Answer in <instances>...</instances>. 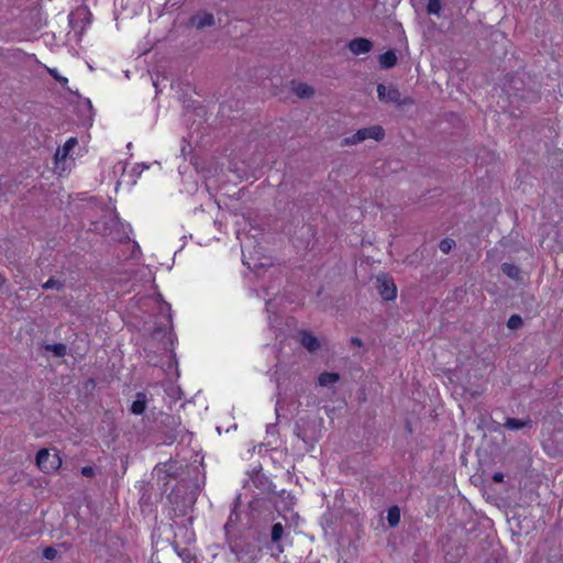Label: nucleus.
I'll return each instance as SVG.
<instances>
[{
    "label": "nucleus",
    "mask_w": 563,
    "mask_h": 563,
    "mask_svg": "<svg viewBox=\"0 0 563 563\" xmlns=\"http://www.w3.org/2000/svg\"><path fill=\"white\" fill-rule=\"evenodd\" d=\"M203 484L199 467L188 468V477H181L168 495L169 503L180 515H187L196 504Z\"/></svg>",
    "instance_id": "nucleus-1"
},
{
    "label": "nucleus",
    "mask_w": 563,
    "mask_h": 563,
    "mask_svg": "<svg viewBox=\"0 0 563 563\" xmlns=\"http://www.w3.org/2000/svg\"><path fill=\"white\" fill-rule=\"evenodd\" d=\"M195 465L183 464L176 460L170 459L169 461L158 463L154 467V473L157 475L158 479L164 481L165 485H167L168 479H180L181 477H188V468H194Z\"/></svg>",
    "instance_id": "nucleus-2"
},
{
    "label": "nucleus",
    "mask_w": 563,
    "mask_h": 563,
    "mask_svg": "<svg viewBox=\"0 0 563 563\" xmlns=\"http://www.w3.org/2000/svg\"><path fill=\"white\" fill-rule=\"evenodd\" d=\"M385 136V131L380 125H373L368 128L360 129L353 135L343 139L342 145L350 146L358 144L367 139H374L376 141L383 140Z\"/></svg>",
    "instance_id": "nucleus-3"
},
{
    "label": "nucleus",
    "mask_w": 563,
    "mask_h": 563,
    "mask_svg": "<svg viewBox=\"0 0 563 563\" xmlns=\"http://www.w3.org/2000/svg\"><path fill=\"white\" fill-rule=\"evenodd\" d=\"M377 96L380 101L387 103L391 102L397 103L399 106L412 103V100L410 98L401 99L400 91L397 88L393 86L386 87L383 84L377 85Z\"/></svg>",
    "instance_id": "nucleus-4"
},
{
    "label": "nucleus",
    "mask_w": 563,
    "mask_h": 563,
    "mask_svg": "<svg viewBox=\"0 0 563 563\" xmlns=\"http://www.w3.org/2000/svg\"><path fill=\"white\" fill-rule=\"evenodd\" d=\"M36 464L45 473L56 471L62 461L57 454H51L47 449H41L36 453Z\"/></svg>",
    "instance_id": "nucleus-5"
},
{
    "label": "nucleus",
    "mask_w": 563,
    "mask_h": 563,
    "mask_svg": "<svg viewBox=\"0 0 563 563\" xmlns=\"http://www.w3.org/2000/svg\"><path fill=\"white\" fill-rule=\"evenodd\" d=\"M311 427V422L305 419H300L296 422L294 428V434L299 438L306 445L307 450H310L314 446L317 442V437L309 433V429Z\"/></svg>",
    "instance_id": "nucleus-6"
},
{
    "label": "nucleus",
    "mask_w": 563,
    "mask_h": 563,
    "mask_svg": "<svg viewBox=\"0 0 563 563\" xmlns=\"http://www.w3.org/2000/svg\"><path fill=\"white\" fill-rule=\"evenodd\" d=\"M376 289L383 300H394L397 296V287L394 280L385 275L376 278Z\"/></svg>",
    "instance_id": "nucleus-7"
},
{
    "label": "nucleus",
    "mask_w": 563,
    "mask_h": 563,
    "mask_svg": "<svg viewBox=\"0 0 563 563\" xmlns=\"http://www.w3.org/2000/svg\"><path fill=\"white\" fill-rule=\"evenodd\" d=\"M77 22L82 24L78 31V34L81 35L85 26L91 22V13L86 7L78 8L69 14V25L73 30H76Z\"/></svg>",
    "instance_id": "nucleus-8"
},
{
    "label": "nucleus",
    "mask_w": 563,
    "mask_h": 563,
    "mask_svg": "<svg viewBox=\"0 0 563 563\" xmlns=\"http://www.w3.org/2000/svg\"><path fill=\"white\" fill-rule=\"evenodd\" d=\"M161 423L169 427L170 429L165 432V443L172 444L177 438V427L179 419L170 415H162Z\"/></svg>",
    "instance_id": "nucleus-9"
},
{
    "label": "nucleus",
    "mask_w": 563,
    "mask_h": 563,
    "mask_svg": "<svg viewBox=\"0 0 563 563\" xmlns=\"http://www.w3.org/2000/svg\"><path fill=\"white\" fill-rule=\"evenodd\" d=\"M214 24V16L212 13L207 11H199L190 18V25L202 30L207 26H212Z\"/></svg>",
    "instance_id": "nucleus-10"
},
{
    "label": "nucleus",
    "mask_w": 563,
    "mask_h": 563,
    "mask_svg": "<svg viewBox=\"0 0 563 563\" xmlns=\"http://www.w3.org/2000/svg\"><path fill=\"white\" fill-rule=\"evenodd\" d=\"M347 47L354 55H361L371 52L373 43L365 37H356L347 43Z\"/></svg>",
    "instance_id": "nucleus-11"
},
{
    "label": "nucleus",
    "mask_w": 563,
    "mask_h": 563,
    "mask_svg": "<svg viewBox=\"0 0 563 563\" xmlns=\"http://www.w3.org/2000/svg\"><path fill=\"white\" fill-rule=\"evenodd\" d=\"M504 428L511 430V431H518L522 429H531L533 427V421L530 417H526L525 419H518V418H506L505 423L503 424Z\"/></svg>",
    "instance_id": "nucleus-12"
},
{
    "label": "nucleus",
    "mask_w": 563,
    "mask_h": 563,
    "mask_svg": "<svg viewBox=\"0 0 563 563\" xmlns=\"http://www.w3.org/2000/svg\"><path fill=\"white\" fill-rule=\"evenodd\" d=\"M300 343L309 352L313 353L320 349L319 340L309 331L302 330L299 332Z\"/></svg>",
    "instance_id": "nucleus-13"
},
{
    "label": "nucleus",
    "mask_w": 563,
    "mask_h": 563,
    "mask_svg": "<svg viewBox=\"0 0 563 563\" xmlns=\"http://www.w3.org/2000/svg\"><path fill=\"white\" fill-rule=\"evenodd\" d=\"M135 397L136 398L132 402L130 410L133 415L140 416L146 410L147 397L142 391L137 393Z\"/></svg>",
    "instance_id": "nucleus-14"
},
{
    "label": "nucleus",
    "mask_w": 563,
    "mask_h": 563,
    "mask_svg": "<svg viewBox=\"0 0 563 563\" xmlns=\"http://www.w3.org/2000/svg\"><path fill=\"white\" fill-rule=\"evenodd\" d=\"M252 482L253 484L263 489V490H266L268 493H273V494H277L275 490H274V486L272 484V482L262 473L257 472L253 477H252Z\"/></svg>",
    "instance_id": "nucleus-15"
},
{
    "label": "nucleus",
    "mask_w": 563,
    "mask_h": 563,
    "mask_svg": "<svg viewBox=\"0 0 563 563\" xmlns=\"http://www.w3.org/2000/svg\"><path fill=\"white\" fill-rule=\"evenodd\" d=\"M379 66L383 69H390L397 64V56L393 49L385 52L378 57Z\"/></svg>",
    "instance_id": "nucleus-16"
},
{
    "label": "nucleus",
    "mask_w": 563,
    "mask_h": 563,
    "mask_svg": "<svg viewBox=\"0 0 563 563\" xmlns=\"http://www.w3.org/2000/svg\"><path fill=\"white\" fill-rule=\"evenodd\" d=\"M500 268L501 272L510 279L516 282L522 280L521 269L517 265L510 263H503Z\"/></svg>",
    "instance_id": "nucleus-17"
},
{
    "label": "nucleus",
    "mask_w": 563,
    "mask_h": 563,
    "mask_svg": "<svg viewBox=\"0 0 563 563\" xmlns=\"http://www.w3.org/2000/svg\"><path fill=\"white\" fill-rule=\"evenodd\" d=\"M78 144V141L76 137H70L68 139L64 146L62 148H58L56 154H55V159L56 162H59V161H64L69 152Z\"/></svg>",
    "instance_id": "nucleus-18"
},
{
    "label": "nucleus",
    "mask_w": 563,
    "mask_h": 563,
    "mask_svg": "<svg viewBox=\"0 0 563 563\" xmlns=\"http://www.w3.org/2000/svg\"><path fill=\"white\" fill-rule=\"evenodd\" d=\"M44 350L52 352L56 357H64L67 354V345L64 343L45 344Z\"/></svg>",
    "instance_id": "nucleus-19"
},
{
    "label": "nucleus",
    "mask_w": 563,
    "mask_h": 563,
    "mask_svg": "<svg viewBox=\"0 0 563 563\" xmlns=\"http://www.w3.org/2000/svg\"><path fill=\"white\" fill-rule=\"evenodd\" d=\"M387 521L390 528L398 526L400 521V508L398 506H391L387 510Z\"/></svg>",
    "instance_id": "nucleus-20"
},
{
    "label": "nucleus",
    "mask_w": 563,
    "mask_h": 563,
    "mask_svg": "<svg viewBox=\"0 0 563 563\" xmlns=\"http://www.w3.org/2000/svg\"><path fill=\"white\" fill-rule=\"evenodd\" d=\"M340 379V375L338 373L323 372L319 375V384L321 386H329L331 384L336 383Z\"/></svg>",
    "instance_id": "nucleus-21"
},
{
    "label": "nucleus",
    "mask_w": 563,
    "mask_h": 563,
    "mask_svg": "<svg viewBox=\"0 0 563 563\" xmlns=\"http://www.w3.org/2000/svg\"><path fill=\"white\" fill-rule=\"evenodd\" d=\"M294 91L299 98H311L314 95V89L303 82L298 84Z\"/></svg>",
    "instance_id": "nucleus-22"
},
{
    "label": "nucleus",
    "mask_w": 563,
    "mask_h": 563,
    "mask_svg": "<svg viewBox=\"0 0 563 563\" xmlns=\"http://www.w3.org/2000/svg\"><path fill=\"white\" fill-rule=\"evenodd\" d=\"M284 534V526L280 522H276L271 529V540L273 543H277L282 540Z\"/></svg>",
    "instance_id": "nucleus-23"
},
{
    "label": "nucleus",
    "mask_w": 563,
    "mask_h": 563,
    "mask_svg": "<svg viewBox=\"0 0 563 563\" xmlns=\"http://www.w3.org/2000/svg\"><path fill=\"white\" fill-rule=\"evenodd\" d=\"M229 547L232 553H234L238 560L243 559V554L245 553L243 545L238 540H229Z\"/></svg>",
    "instance_id": "nucleus-24"
},
{
    "label": "nucleus",
    "mask_w": 563,
    "mask_h": 563,
    "mask_svg": "<svg viewBox=\"0 0 563 563\" xmlns=\"http://www.w3.org/2000/svg\"><path fill=\"white\" fill-rule=\"evenodd\" d=\"M442 4L440 0H429L427 4V13L440 16Z\"/></svg>",
    "instance_id": "nucleus-25"
},
{
    "label": "nucleus",
    "mask_w": 563,
    "mask_h": 563,
    "mask_svg": "<svg viewBox=\"0 0 563 563\" xmlns=\"http://www.w3.org/2000/svg\"><path fill=\"white\" fill-rule=\"evenodd\" d=\"M455 245L456 243L453 239L445 238L440 242L439 249L442 253L449 254Z\"/></svg>",
    "instance_id": "nucleus-26"
},
{
    "label": "nucleus",
    "mask_w": 563,
    "mask_h": 563,
    "mask_svg": "<svg viewBox=\"0 0 563 563\" xmlns=\"http://www.w3.org/2000/svg\"><path fill=\"white\" fill-rule=\"evenodd\" d=\"M42 288L62 290L64 288V283L52 277L42 285Z\"/></svg>",
    "instance_id": "nucleus-27"
},
{
    "label": "nucleus",
    "mask_w": 563,
    "mask_h": 563,
    "mask_svg": "<svg viewBox=\"0 0 563 563\" xmlns=\"http://www.w3.org/2000/svg\"><path fill=\"white\" fill-rule=\"evenodd\" d=\"M523 324V321L519 314H512L507 321V327L511 330H517Z\"/></svg>",
    "instance_id": "nucleus-28"
},
{
    "label": "nucleus",
    "mask_w": 563,
    "mask_h": 563,
    "mask_svg": "<svg viewBox=\"0 0 563 563\" xmlns=\"http://www.w3.org/2000/svg\"><path fill=\"white\" fill-rule=\"evenodd\" d=\"M57 555V550L53 547H47L43 550V558L46 560H54Z\"/></svg>",
    "instance_id": "nucleus-29"
},
{
    "label": "nucleus",
    "mask_w": 563,
    "mask_h": 563,
    "mask_svg": "<svg viewBox=\"0 0 563 563\" xmlns=\"http://www.w3.org/2000/svg\"><path fill=\"white\" fill-rule=\"evenodd\" d=\"M49 75L59 84L66 85L68 82L66 77L60 76L56 69H48Z\"/></svg>",
    "instance_id": "nucleus-30"
},
{
    "label": "nucleus",
    "mask_w": 563,
    "mask_h": 563,
    "mask_svg": "<svg viewBox=\"0 0 563 563\" xmlns=\"http://www.w3.org/2000/svg\"><path fill=\"white\" fill-rule=\"evenodd\" d=\"M238 520H239V515L234 510H232V512L229 517V520L224 526L227 533H229V528L231 527V525H233Z\"/></svg>",
    "instance_id": "nucleus-31"
},
{
    "label": "nucleus",
    "mask_w": 563,
    "mask_h": 563,
    "mask_svg": "<svg viewBox=\"0 0 563 563\" xmlns=\"http://www.w3.org/2000/svg\"><path fill=\"white\" fill-rule=\"evenodd\" d=\"M81 474L86 477H92L95 475V470L91 466H84L81 468Z\"/></svg>",
    "instance_id": "nucleus-32"
},
{
    "label": "nucleus",
    "mask_w": 563,
    "mask_h": 563,
    "mask_svg": "<svg viewBox=\"0 0 563 563\" xmlns=\"http://www.w3.org/2000/svg\"><path fill=\"white\" fill-rule=\"evenodd\" d=\"M278 495L284 499V500H290V503H292V496L290 495V493H287L286 490H282L278 493Z\"/></svg>",
    "instance_id": "nucleus-33"
},
{
    "label": "nucleus",
    "mask_w": 563,
    "mask_h": 563,
    "mask_svg": "<svg viewBox=\"0 0 563 563\" xmlns=\"http://www.w3.org/2000/svg\"><path fill=\"white\" fill-rule=\"evenodd\" d=\"M493 481L495 483H503L504 482V474L500 472H497L493 475Z\"/></svg>",
    "instance_id": "nucleus-34"
},
{
    "label": "nucleus",
    "mask_w": 563,
    "mask_h": 563,
    "mask_svg": "<svg viewBox=\"0 0 563 563\" xmlns=\"http://www.w3.org/2000/svg\"><path fill=\"white\" fill-rule=\"evenodd\" d=\"M351 344L354 345V346H362L363 345L361 339H358L356 336L351 339Z\"/></svg>",
    "instance_id": "nucleus-35"
},
{
    "label": "nucleus",
    "mask_w": 563,
    "mask_h": 563,
    "mask_svg": "<svg viewBox=\"0 0 563 563\" xmlns=\"http://www.w3.org/2000/svg\"><path fill=\"white\" fill-rule=\"evenodd\" d=\"M119 222V219L117 216H113L111 219H110V229L112 230Z\"/></svg>",
    "instance_id": "nucleus-36"
},
{
    "label": "nucleus",
    "mask_w": 563,
    "mask_h": 563,
    "mask_svg": "<svg viewBox=\"0 0 563 563\" xmlns=\"http://www.w3.org/2000/svg\"><path fill=\"white\" fill-rule=\"evenodd\" d=\"M271 305H272V300H267L266 301V310H267V312H271V308H269Z\"/></svg>",
    "instance_id": "nucleus-37"
},
{
    "label": "nucleus",
    "mask_w": 563,
    "mask_h": 563,
    "mask_svg": "<svg viewBox=\"0 0 563 563\" xmlns=\"http://www.w3.org/2000/svg\"><path fill=\"white\" fill-rule=\"evenodd\" d=\"M81 25H82V24H81L80 22H77V23H76V30H77L78 27L80 29V26H81Z\"/></svg>",
    "instance_id": "nucleus-38"
},
{
    "label": "nucleus",
    "mask_w": 563,
    "mask_h": 563,
    "mask_svg": "<svg viewBox=\"0 0 563 563\" xmlns=\"http://www.w3.org/2000/svg\"><path fill=\"white\" fill-rule=\"evenodd\" d=\"M560 453H563V449H562V450H558V451L555 452V454H560Z\"/></svg>",
    "instance_id": "nucleus-39"
}]
</instances>
